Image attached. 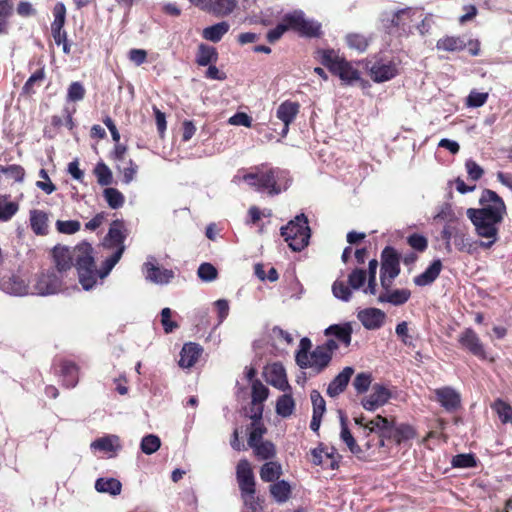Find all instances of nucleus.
<instances>
[{
    "label": "nucleus",
    "instance_id": "20",
    "mask_svg": "<svg viewBox=\"0 0 512 512\" xmlns=\"http://www.w3.org/2000/svg\"><path fill=\"white\" fill-rule=\"evenodd\" d=\"M354 374L352 367H345L328 385L327 395L334 398L345 391L348 383Z\"/></svg>",
    "mask_w": 512,
    "mask_h": 512
},
{
    "label": "nucleus",
    "instance_id": "61",
    "mask_svg": "<svg viewBox=\"0 0 512 512\" xmlns=\"http://www.w3.org/2000/svg\"><path fill=\"white\" fill-rule=\"evenodd\" d=\"M488 99V93L472 90L466 98L467 107L478 108L483 106Z\"/></svg>",
    "mask_w": 512,
    "mask_h": 512
},
{
    "label": "nucleus",
    "instance_id": "11",
    "mask_svg": "<svg viewBox=\"0 0 512 512\" xmlns=\"http://www.w3.org/2000/svg\"><path fill=\"white\" fill-rule=\"evenodd\" d=\"M458 344L460 348L467 353L477 357L480 360L494 361L493 357H488L485 345L479 335L472 328H465L458 336Z\"/></svg>",
    "mask_w": 512,
    "mask_h": 512
},
{
    "label": "nucleus",
    "instance_id": "30",
    "mask_svg": "<svg viewBox=\"0 0 512 512\" xmlns=\"http://www.w3.org/2000/svg\"><path fill=\"white\" fill-rule=\"evenodd\" d=\"M393 420V442L397 445H401L407 441L413 440L417 436L416 429L406 423L396 425Z\"/></svg>",
    "mask_w": 512,
    "mask_h": 512
},
{
    "label": "nucleus",
    "instance_id": "16",
    "mask_svg": "<svg viewBox=\"0 0 512 512\" xmlns=\"http://www.w3.org/2000/svg\"><path fill=\"white\" fill-rule=\"evenodd\" d=\"M435 399L447 412H454L461 406L460 394L450 386L434 390Z\"/></svg>",
    "mask_w": 512,
    "mask_h": 512
},
{
    "label": "nucleus",
    "instance_id": "54",
    "mask_svg": "<svg viewBox=\"0 0 512 512\" xmlns=\"http://www.w3.org/2000/svg\"><path fill=\"white\" fill-rule=\"evenodd\" d=\"M56 229L61 234L72 235L77 233L81 228L78 220H57Z\"/></svg>",
    "mask_w": 512,
    "mask_h": 512
},
{
    "label": "nucleus",
    "instance_id": "56",
    "mask_svg": "<svg viewBox=\"0 0 512 512\" xmlns=\"http://www.w3.org/2000/svg\"><path fill=\"white\" fill-rule=\"evenodd\" d=\"M0 173L7 175L14 179L16 182H22L25 177V169L18 164L8 166L0 165Z\"/></svg>",
    "mask_w": 512,
    "mask_h": 512
},
{
    "label": "nucleus",
    "instance_id": "29",
    "mask_svg": "<svg viewBox=\"0 0 512 512\" xmlns=\"http://www.w3.org/2000/svg\"><path fill=\"white\" fill-rule=\"evenodd\" d=\"M219 54L215 47L201 43L198 45L195 62L199 66H208L218 61Z\"/></svg>",
    "mask_w": 512,
    "mask_h": 512
},
{
    "label": "nucleus",
    "instance_id": "22",
    "mask_svg": "<svg viewBox=\"0 0 512 512\" xmlns=\"http://www.w3.org/2000/svg\"><path fill=\"white\" fill-rule=\"evenodd\" d=\"M62 385L66 388H74L79 381V367L70 360H61L59 363Z\"/></svg>",
    "mask_w": 512,
    "mask_h": 512
},
{
    "label": "nucleus",
    "instance_id": "57",
    "mask_svg": "<svg viewBox=\"0 0 512 512\" xmlns=\"http://www.w3.org/2000/svg\"><path fill=\"white\" fill-rule=\"evenodd\" d=\"M451 464L455 468H472L477 465L473 454H458L452 458Z\"/></svg>",
    "mask_w": 512,
    "mask_h": 512
},
{
    "label": "nucleus",
    "instance_id": "53",
    "mask_svg": "<svg viewBox=\"0 0 512 512\" xmlns=\"http://www.w3.org/2000/svg\"><path fill=\"white\" fill-rule=\"evenodd\" d=\"M54 20L51 23V29L64 28L66 23V7L62 2L55 4L53 8Z\"/></svg>",
    "mask_w": 512,
    "mask_h": 512
},
{
    "label": "nucleus",
    "instance_id": "2",
    "mask_svg": "<svg viewBox=\"0 0 512 512\" xmlns=\"http://www.w3.org/2000/svg\"><path fill=\"white\" fill-rule=\"evenodd\" d=\"M50 256L58 273L63 275L74 266L84 290L95 286L96 263L90 243L81 242L73 248L58 244L51 249Z\"/></svg>",
    "mask_w": 512,
    "mask_h": 512
},
{
    "label": "nucleus",
    "instance_id": "51",
    "mask_svg": "<svg viewBox=\"0 0 512 512\" xmlns=\"http://www.w3.org/2000/svg\"><path fill=\"white\" fill-rule=\"evenodd\" d=\"M269 395V389L258 379L252 383V403H262Z\"/></svg>",
    "mask_w": 512,
    "mask_h": 512
},
{
    "label": "nucleus",
    "instance_id": "33",
    "mask_svg": "<svg viewBox=\"0 0 512 512\" xmlns=\"http://www.w3.org/2000/svg\"><path fill=\"white\" fill-rule=\"evenodd\" d=\"M46 78L45 68L40 67L27 79L22 87V94L32 96L36 93L37 88L41 87Z\"/></svg>",
    "mask_w": 512,
    "mask_h": 512
},
{
    "label": "nucleus",
    "instance_id": "14",
    "mask_svg": "<svg viewBox=\"0 0 512 512\" xmlns=\"http://www.w3.org/2000/svg\"><path fill=\"white\" fill-rule=\"evenodd\" d=\"M391 398V392L384 385L376 383L372 387L370 395L361 400V405L367 411H375L386 404Z\"/></svg>",
    "mask_w": 512,
    "mask_h": 512
},
{
    "label": "nucleus",
    "instance_id": "19",
    "mask_svg": "<svg viewBox=\"0 0 512 512\" xmlns=\"http://www.w3.org/2000/svg\"><path fill=\"white\" fill-rule=\"evenodd\" d=\"M358 319L369 330L380 328L385 320V313L378 308H366L358 313Z\"/></svg>",
    "mask_w": 512,
    "mask_h": 512
},
{
    "label": "nucleus",
    "instance_id": "35",
    "mask_svg": "<svg viewBox=\"0 0 512 512\" xmlns=\"http://www.w3.org/2000/svg\"><path fill=\"white\" fill-rule=\"evenodd\" d=\"M259 474L263 482L274 483L283 474L282 466L277 461H268L261 466Z\"/></svg>",
    "mask_w": 512,
    "mask_h": 512
},
{
    "label": "nucleus",
    "instance_id": "26",
    "mask_svg": "<svg viewBox=\"0 0 512 512\" xmlns=\"http://www.w3.org/2000/svg\"><path fill=\"white\" fill-rule=\"evenodd\" d=\"M268 382L275 388L286 391L290 389L287 375L282 364L274 363L269 370Z\"/></svg>",
    "mask_w": 512,
    "mask_h": 512
},
{
    "label": "nucleus",
    "instance_id": "58",
    "mask_svg": "<svg viewBox=\"0 0 512 512\" xmlns=\"http://www.w3.org/2000/svg\"><path fill=\"white\" fill-rule=\"evenodd\" d=\"M86 90L79 81L72 82L67 90V100L70 102L81 101L85 97Z\"/></svg>",
    "mask_w": 512,
    "mask_h": 512
},
{
    "label": "nucleus",
    "instance_id": "12",
    "mask_svg": "<svg viewBox=\"0 0 512 512\" xmlns=\"http://www.w3.org/2000/svg\"><path fill=\"white\" fill-rule=\"evenodd\" d=\"M236 477L242 496L253 497L256 493V482L252 467L248 460L242 459L236 467Z\"/></svg>",
    "mask_w": 512,
    "mask_h": 512
},
{
    "label": "nucleus",
    "instance_id": "42",
    "mask_svg": "<svg viewBox=\"0 0 512 512\" xmlns=\"http://www.w3.org/2000/svg\"><path fill=\"white\" fill-rule=\"evenodd\" d=\"M295 402L291 394L281 395L276 402V413L284 418L293 414Z\"/></svg>",
    "mask_w": 512,
    "mask_h": 512
},
{
    "label": "nucleus",
    "instance_id": "15",
    "mask_svg": "<svg viewBox=\"0 0 512 512\" xmlns=\"http://www.w3.org/2000/svg\"><path fill=\"white\" fill-rule=\"evenodd\" d=\"M331 357L326 354L319 345L315 347L313 351L306 357V360H302L298 366L301 369H312L316 374L324 371L330 364Z\"/></svg>",
    "mask_w": 512,
    "mask_h": 512
},
{
    "label": "nucleus",
    "instance_id": "1",
    "mask_svg": "<svg viewBox=\"0 0 512 512\" xmlns=\"http://www.w3.org/2000/svg\"><path fill=\"white\" fill-rule=\"evenodd\" d=\"M480 208H469L466 212L475 227L476 234L486 239L480 246L491 248L498 241L499 225L506 215L504 200L493 190L484 189L479 199Z\"/></svg>",
    "mask_w": 512,
    "mask_h": 512
},
{
    "label": "nucleus",
    "instance_id": "18",
    "mask_svg": "<svg viewBox=\"0 0 512 512\" xmlns=\"http://www.w3.org/2000/svg\"><path fill=\"white\" fill-rule=\"evenodd\" d=\"M370 424H374L375 434L378 436V446L384 447L386 440L393 441V420L387 417L376 415L370 420Z\"/></svg>",
    "mask_w": 512,
    "mask_h": 512
},
{
    "label": "nucleus",
    "instance_id": "59",
    "mask_svg": "<svg viewBox=\"0 0 512 512\" xmlns=\"http://www.w3.org/2000/svg\"><path fill=\"white\" fill-rule=\"evenodd\" d=\"M52 37L56 45H62L63 52L67 55L71 53V44L68 41L67 32L64 28L51 29Z\"/></svg>",
    "mask_w": 512,
    "mask_h": 512
},
{
    "label": "nucleus",
    "instance_id": "23",
    "mask_svg": "<svg viewBox=\"0 0 512 512\" xmlns=\"http://www.w3.org/2000/svg\"><path fill=\"white\" fill-rule=\"evenodd\" d=\"M324 333L326 336H334L339 344L348 347L351 344L353 329L351 323L346 322L330 325L325 329Z\"/></svg>",
    "mask_w": 512,
    "mask_h": 512
},
{
    "label": "nucleus",
    "instance_id": "25",
    "mask_svg": "<svg viewBox=\"0 0 512 512\" xmlns=\"http://www.w3.org/2000/svg\"><path fill=\"white\" fill-rule=\"evenodd\" d=\"M443 265L440 259H435L426 270L414 277V283L423 287L432 284L440 275Z\"/></svg>",
    "mask_w": 512,
    "mask_h": 512
},
{
    "label": "nucleus",
    "instance_id": "7",
    "mask_svg": "<svg viewBox=\"0 0 512 512\" xmlns=\"http://www.w3.org/2000/svg\"><path fill=\"white\" fill-rule=\"evenodd\" d=\"M256 172H251L243 176V180L257 190H268L270 195H276L281 192L277 184L281 171L278 168H269L266 171H260L256 167Z\"/></svg>",
    "mask_w": 512,
    "mask_h": 512
},
{
    "label": "nucleus",
    "instance_id": "47",
    "mask_svg": "<svg viewBox=\"0 0 512 512\" xmlns=\"http://www.w3.org/2000/svg\"><path fill=\"white\" fill-rule=\"evenodd\" d=\"M370 40V38L360 33H350L346 36V43L348 47L355 49L358 52L366 51Z\"/></svg>",
    "mask_w": 512,
    "mask_h": 512
},
{
    "label": "nucleus",
    "instance_id": "8",
    "mask_svg": "<svg viewBox=\"0 0 512 512\" xmlns=\"http://www.w3.org/2000/svg\"><path fill=\"white\" fill-rule=\"evenodd\" d=\"M367 280V272L362 268L353 269L348 275V285L343 280H336L332 285L333 295L343 301H349L351 289H360Z\"/></svg>",
    "mask_w": 512,
    "mask_h": 512
},
{
    "label": "nucleus",
    "instance_id": "5",
    "mask_svg": "<svg viewBox=\"0 0 512 512\" xmlns=\"http://www.w3.org/2000/svg\"><path fill=\"white\" fill-rule=\"evenodd\" d=\"M287 31H292L300 37L318 38L322 35L321 24L309 20L301 10H295L283 16Z\"/></svg>",
    "mask_w": 512,
    "mask_h": 512
},
{
    "label": "nucleus",
    "instance_id": "50",
    "mask_svg": "<svg viewBox=\"0 0 512 512\" xmlns=\"http://www.w3.org/2000/svg\"><path fill=\"white\" fill-rule=\"evenodd\" d=\"M161 446V440L158 436L154 434L146 435L142 438L141 441V450L143 453L147 455H151L155 453Z\"/></svg>",
    "mask_w": 512,
    "mask_h": 512
},
{
    "label": "nucleus",
    "instance_id": "45",
    "mask_svg": "<svg viewBox=\"0 0 512 512\" xmlns=\"http://www.w3.org/2000/svg\"><path fill=\"white\" fill-rule=\"evenodd\" d=\"M117 436H104L94 440L91 443V448L103 452H114L117 450L119 445L117 444Z\"/></svg>",
    "mask_w": 512,
    "mask_h": 512
},
{
    "label": "nucleus",
    "instance_id": "44",
    "mask_svg": "<svg viewBox=\"0 0 512 512\" xmlns=\"http://www.w3.org/2000/svg\"><path fill=\"white\" fill-rule=\"evenodd\" d=\"M124 249L125 247L116 249V251L104 261L101 270H98L96 268L95 283L97 282L98 278H104L109 274L112 268L118 263V261L122 257Z\"/></svg>",
    "mask_w": 512,
    "mask_h": 512
},
{
    "label": "nucleus",
    "instance_id": "36",
    "mask_svg": "<svg viewBox=\"0 0 512 512\" xmlns=\"http://www.w3.org/2000/svg\"><path fill=\"white\" fill-rule=\"evenodd\" d=\"M269 492L278 503H285L291 496L292 488L286 480H278L269 486Z\"/></svg>",
    "mask_w": 512,
    "mask_h": 512
},
{
    "label": "nucleus",
    "instance_id": "46",
    "mask_svg": "<svg viewBox=\"0 0 512 512\" xmlns=\"http://www.w3.org/2000/svg\"><path fill=\"white\" fill-rule=\"evenodd\" d=\"M103 196L111 209H118L124 205L125 197L116 188L107 187L103 191Z\"/></svg>",
    "mask_w": 512,
    "mask_h": 512
},
{
    "label": "nucleus",
    "instance_id": "24",
    "mask_svg": "<svg viewBox=\"0 0 512 512\" xmlns=\"http://www.w3.org/2000/svg\"><path fill=\"white\" fill-rule=\"evenodd\" d=\"M340 425H341V432H340V438L341 440L346 444L349 451L354 454L357 458L362 459L363 458V450L362 448L357 444L353 434L351 433L348 424H347V418L345 415H340Z\"/></svg>",
    "mask_w": 512,
    "mask_h": 512
},
{
    "label": "nucleus",
    "instance_id": "41",
    "mask_svg": "<svg viewBox=\"0 0 512 512\" xmlns=\"http://www.w3.org/2000/svg\"><path fill=\"white\" fill-rule=\"evenodd\" d=\"M261 416L262 411L252 417V430L248 438L249 447L255 446V444L262 442V437L266 433V428L263 424L260 423Z\"/></svg>",
    "mask_w": 512,
    "mask_h": 512
},
{
    "label": "nucleus",
    "instance_id": "10",
    "mask_svg": "<svg viewBox=\"0 0 512 512\" xmlns=\"http://www.w3.org/2000/svg\"><path fill=\"white\" fill-rule=\"evenodd\" d=\"M415 11L407 7L395 12L391 19L387 20L385 28L390 35L407 37L412 33V22Z\"/></svg>",
    "mask_w": 512,
    "mask_h": 512
},
{
    "label": "nucleus",
    "instance_id": "17",
    "mask_svg": "<svg viewBox=\"0 0 512 512\" xmlns=\"http://www.w3.org/2000/svg\"><path fill=\"white\" fill-rule=\"evenodd\" d=\"M300 111V104L296 101L285 100L277 108L276 116L284 124L283 134H287L289 125L294 122Z\"/></svg>",
    "mask_w": 512,
    "mask_h": 512
},
{
    "label": "nucleus",
    "instance_id": "48",
    "mask_svg": "<svg viewBox=\"0 0 512 512\" xmlns=\"http://www.w3.org/2000/svg\"><path fill=\"white\" fill-rule=\"evenodd\" d=\"M491 408L497 413L503 424L512 422V406L502 399H496Z\"/></svg>",
    "mask_w": 512,
    "mask_h": 512
},
{
    "label": "nucleus",
    "instance_id": "49",
    "mask_svg": "<svg viewBox=\"0 0 512 512\" xmlns=\"http://www.w3.org/2000/svg\"><path fill=\"white\" fill-rule=\"evenodd\" d=\"M97 182L101 186H108L113 182V174L104 162H98L93 170Z\"/></svg>",
    "mask_w": 512,
    "mask_h": 512
},
{
    "label": "nucleus",
    "instance_id": "6",
    "mask_svg": "<svg viewBox=\"0 0 512 512\" xmlns=\"http://www.w3.org/2000/svg\"><path fill=\"white\" fill-rule=\"evenodd\" d=\"M380 283L385 291H388L396 277L401 272L400 262L401 256L392 246H386L380 255Z\"/></svg>",
    "mask_w": 512,
    "mask_h": 512
},
{
    "label": "nucleus",
    "instance_id": "38",
    "mask_svg": "<svg viewBox=\"0 0 512 512\" xmlns=\"http://www.w3.org/2000/svg\"><path fill=\"white\" fill-rule=\"evenodd\" d=\"M230 25L226 21L216 23L212 26L204 28L202 36L204 39L217 43L221 41L223 36L229 31Z\"/></svg>",
    "mask_w": 512,
    "mask_h": 512
},
{
    "label": "nucleus",
    "instance_id": "39",
    "mask_svg": "<svg viewBox=\"0 0 512 512\" xmlns=\"http://www.w3.org/2000/svg\"><path fill=\"white\" fill-rule=\"evenodd\" d=\"M95 489L99 493L117 496L121 493L122 484L116 478H98L95 482Z\"/></svg>",
    "mask_w": 512,
    "mask_h": 512
},
{
    "label": "nucleus",
    "instance_id": "21",
    "mask_svg": "<svg viewBox=\"0 0 512 512\" xmlns=\"http://www.w3.org/2000/svg\"><path fill=\"white\" fill-rule=\"evenodd\" d=\"M202 352L203 348L198 343H185L180 352L179 366L182 368L193 367L202 355Z\"/></svg>",
    "mask_w": 512,
    "mask_h": 512
},
{
    "label": "nucleus",
    "instance_id": "43",
    "mask_svg": "<svg viewBox=\"0 0 512 512\" xmlns=\"http://www.w3.org/2000/svg\"><path fill=\"white\" fill-rule=\"evenodd\" d=\"M251 448L260 460H270L276 456V447L271 441H262Z\"/></svg>",
    "mask_w": 512,
    "mask_h": 512
},
{
    "label": "nucleus",
    "instance_id": "63",
    "mask_svg": "<svg viewBox=\"0 0 512 512\" xmlns=\"http://www.w3.org/2000/svg\"><path fill=\"white\" fill-rule=\"evenodd\" d=\"M171 317L172 310L168 307L163 308L161 311V323L165 333L167 334L173 332L176 328H178L177 322L172 321Z\"/></svg>",
    "mask_w": 512,
    "mask_h": 512
},
{
    "label": "nucleus",
    "instance_id": "31",
    "mask_svg": "<svg viewBox=\"0 0 512 512\" xmlns=\"http://www.w3.org/2000/svg\"><path fill=\"white\" fill-rule=\"evenodd\" d=\"M466 47L465 41L460 36L446 35L436 42V49L446 52H460Z\"/></svg>",
    "mask_w": 512,
    "mask_h": 512
},
{
    "label": "nucleus",
    "instance_id": "64",
    "mask_svg": "<svg viewBox=\"0 0 512 512\" xmlns=\"http://www.w3.org/2000/svg\"><path fill=\"white\" fill-rule=\"evenodd\" d=\"M312 342L308 337H304L300 340L299 349L295 355V361L298 365L303 359L306 360V357L311 353Z\"/></svg>",
    "mask_w": 512,
    "mask_h": 512
},
{
    "label": "nucleus",
    "instance_id": "55",
    "mask_svg": "<svg viewBox=\"0 0 512 512\" xmlns=\"http://www.w3.org/2000/svg\"><path fill=\"white\" fill-rule=\"evenodd\" d=\"M197 275L202 281L211 282L217 279L218 271L211 263L204 262L198 267Z\"/></svg>",
    "mask_w": 512,
    "mask_h": 512
},
{
    "label": "nucleus",
    "instance_id": "9",
    "mask_svg": "<svg viewBox=\"0 0 512 512\" xmlns=\"http://www.w3.org/2000/svg\"><path fill=\"white\" fill-rule=\"evenodd\" d=\"M63 275L54 269L42 271L36 275L33 289L38 295L56 294L63 290Z\"/></svg>",
    "mask_w": 512,
    "mask_h": 512
},
{
    "label": "nucleus",
    "instance_id": "3",
    "mask_svg": "<svg viewBox=\"0 0 512 512\" xmlns=\"http://www.w3.org/2000/svg\"><path fill=\"white\" fill-rule=\"evenodd\" d=\"M320 63L333 75L338 77L344 85H353L360 79V71L352 62L340 56L334 49L318 50Z\"/></svg>",
    "mask_w": 512,
    "mask_h": 512
},
{
    "label": "nucleus",
    "instance_id": "27",
    "mask_svg": "<svg viewBox=\"0 0 512 512\" xmlns=\"http://www.w3.org/2000/svg\"><path fill=\"white\" fill-rule=\"evenodd\" d=\"M146 278L157 284H167L174 277V272L169 269H161L153 263H146Z\"/></svg>",
    "mask_w": 512,
    "mask_h": 512
},
{
    "label": "nucleus",
    "instance_id": "60",
    "mask_svg": "<svg viewBox=\"0 0 512 512\" xmlns=\"http://www.w3.org/2000/svg\"><path fill=\"white\" fill-rule=\"evenodd\" d=\"M311 402L313 405V414L323 416L326 411V402L324 398L321 396L319 391L312 390L310 394Z\"/></svg>",
    "mask_w": 512,
    "mask_h": 512
},
{
    "label": "nucleus",
    "instance_id": "62",
    "mask_svg": "<svg viewBox=\"0 0 512 512\" xmlns=\"http://www.w3.org/2000/svg\"><path fill=\"white\" fill-rule=\"evenodd\" d=\"M407 243L418 252H424L428 247V240L425 236L413 233L407 237Z\"/></svg>",
    "mask_w": 512,
    "mask_h": 512
},
{
    "label": "nucleus",
    "instance_id": "40",
    "mask_svg": "<svg viewBox=\"0 0 512 512\" xmlns=\"http://www.w3.org/2000/svg\"><path fill=\"white\" fill-rule=\"evenodd\" d=\"M14 13V6L11 0H0V35L9 31L10 19Z\"/></svg>",
    "mask_w": 512,
    "mask_h": 512
},
{
    "label": "nucleus",
    "instance_id": "28",
    "mask_svg": "<svg viewBox=\"0 0 512 512\" xmlns=\"http://www.w3.org/2000/svg\"><path fill=\"white\" fill-rule=\"evenodd\" d=\"M48 214L43 210L34 209L30 211V226L36 235L48 234Z\"/></svg>",
    "mask_w": 512,
    "mask_h": 512
},
{
    "label": "nucleus",
    "instance_id": "13",
    "mask_svg": "<svg viewBox=\"0 0 512 512\" xmlns=\"http://www.w3.org/2000/svg\"><path fill=\"white\" fill-rule=\"evenodd\" d=\"M398 73L397 64L393 60H377L369 69L370 77L376 83L389 81Z\"/></svg>",
    "mask_w": 512,
    "mask_h": 512
},
{
    "label": "nucleus",
    "instance_id": "32",
    "mask_svg": "<svg viewBox=\"0 0 512 512\" xmlns=\"http://www.w3.org/2000/svg\"><path fill=\"white\" fill-rule=\"evenodd\" d=\"M411 296V292L408 289H396L393 291H386L385 293H381L378 297V301L380 303H390L395 306H400L405 304Z\"/></svg>",
    "mask_w": 512,
    "mask_h": 512
},
{
    "label": "nucleus",
    "instance_id": "4",
    "mask_svg": "<svg viewBox=\"0 0 512 512\" xmlns=\"http://www.w3.org/2000/svg\"><path fill=\"white\" fill-rule=\"evenodd\" d=\"M281 236L291 250L300 252L305 249L309 245L311 237L307 216L303 213L295 216L281 228Z\"/></svg>",
    "mask_w": 512,
    "mask_h": 512
},
{
    "label": "nucleus",
    "instance_id": "34",
    "mask_svg": "<svg viewBox=\"0 0 512 512\" xmlns=\"http://www.w3.org/2000/svg\"><path fill=\"white\" fill-rule=\"evenodd\" d=\"M236 6V0H208L205 8L216 16L229 15Z\"/></svg>",
    "mask_w": 512,
    "mask_h": 512
},
{
    "label": "nucleus",
    "instance_id": "52",
    "mask_svg": "<svg viewBox=\"0 0 512 512\" xmlns=\"http://www.w3.org/2000/svg\"><path fill=\"white\" fill-rule=\"evenodd\" d=\"M371 383L372 375L368 372L358 373L353 380V386L358 394L367 392Z\"/></svg>",
    "mask_w": 512,
    "mask_h": 512
},
{
    "label": "nucleus",
    "instance_id": "37",
    "mask_svg": "<svg viewBox=\"0 0 512 512\" xmlns=\"http://www.w3.org/2000/svg\"><path fill=\"white\" fill-rule=\"evenodd\" d=\"M126 235L124 234V223L121 220H115L111 223L107 239L111 246L118 248L124 247V240Z\"/></svg>",
    "mask_w": 512,
    "mask_h": 512
}]
</instances>
